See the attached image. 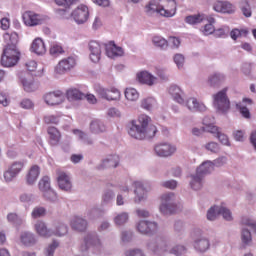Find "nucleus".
<instances>
[{"label":"nucleus","mask_w":256,"mask_h":256,"mask_svg":"<svg viewBox=\"0 0 256 256\" xmlns=\"http://www.w3.org/2000/svg\"><path fill=\"white\" fill-rule=\"evenodd\" d=\"M151 117L142 114L137 120H132L128 123V135L138 141L145 139H153L157 135V126L151 122Z\"/></svg>","instance_id":"nucleus-1"},{"label":"nucleus","mask_w":256,"mask_h":256,"mask_svg":"<svg viewBox=\"0 0 256 256\" xmlns=\"http://www.w3.org/2000/svg\"><path fill=\"white\" fill-rule=\"evenodd\" d=\"M145 13L148 17H153L156 13L160 17L169 19L175 17L177 13V1L175 0H150L145 6Z\"/></svg>","instance_id":"nucleus-2"},{"label":"nucleus","mask_w":256,"mask_h":256,"mask_svg":"<svg viewBox=\"0 0 256 256\" xmlns=\"http://www.w3.org/2000/svg\"><path fill=\"white\" fill-rule=\"evenodd\" d=\"M212 161L203 162L197 169L196 173L190 176V187L194 191H199L203 188V179H205V175H209V173H213L214 170Z\"/></svg>","instance_id":"nucleus-3"},{"label":"nucleus","mask_w":256,"mask_h":256,"mask_svg":"<svg viewBox=\"0 0 256 256\" xmlns=\"http://www.w3.org/2000/svg\"><path fill=\"white\" fill-rule=\"evenodd\" d=\"M213 121H215V118L206 116L203 119V131H206V133H212V135H214V137H216L222 145H226V147H231L229 137L226 134L222 133L219 127L213 125Z\"/></svg>","instance_id":"nucleus-4"},{"label":"nucleus","mask_w":256,"mask_h":256,"mask_svg":"<svg viewBox=\"0 0 256 256\" xmlns=\"http://www.w3.org/2000/svg\"><path fill=\"white\" fill-rule=\"evenodd\" d=\"M213 106L217 113L221 115H225L231 109V101L229 100V96H227V88L213 95Z\"/></svg>","instance_id":"nucleus-5"},{"label":"nucleus","mask_w":256,"mask_h":256,"mask_svg":"<svg viewBox=\"0 0 256 256\" xmlns=\"http://www.w3.org/2000/svg\"><path fill=\"white\" fill-rule=\"evenodd\" d=\"M160 212L163 215H173L177 211V204L175 203V193L169 192L161 196V204L159 206Z\"/></svg>","instance_id":"nucleus-6"},{"label":"nucleus","mask_w":256,"mask_h":256,"mask_svg":"<svg viewBox=\"0 0 256 256\" xmlns=\"http://www.w3.org/2000/svg\"><path fill=\"white\" fill-rule=\"evenodd\" d=\"M21 51L15 48H4L1 57V64L3 67H15L19 63Z\"/></svg>","instance_id":"nucleus-7"},{"label":"nucleus","mask_w":256,"mask_h":256,"mask_svg":"<svg viewBox=\"0 0 256 256\" xmlns=\"http://www.w3.org/2000/svg\"><path fill=\"white\" fill-rule=\"evenodd\" d=\"M91 247H101V239L97 232H88L84 238L82 243L80 244L79 251L80 253H89V249Z\"/></svg>","instance_id":"nucleus-8"},{"label":"nucleus","mask_w":256,"mask_h":256,"mask_svg":"<svg viewBox=\"0 0 256 256\" xmlns=\"http://www.w3.org/2000/svg\"><path fill=\"white\" fill-rule=\"evenodd\" d=\"M146 247L148 251L159 255L161 253H165V251L169 249V240L163 237H157L156 239L148 241Z\"/></svg>","instance_id":"nucleus-9"},{"label":"nucleus","mask_w":256,"mask_h":256,"mask_svg":"<svg viewBox=\"0 0 256 256\" xmlns=\"http://www.w3.org/2000/svg\"><path fill=\"white\" fill-rule=\"evenodd\" d=\"M23 167H25V161L19 160V161H14L8 169L4 172V180L6 183H11L13 179L23 171Z\"/></svg>","instance_id":"nucleus-10"},{"label":"nucleus","mask_w":256,"mask_h":256,"mask_svg":"<svg viewBox=\"0 0 256 256\" xmlns=\"http://www.w3.org/2000/svg\"><path fill=\"white\" fill-rule=\"evenodd\" d=\"M136 229L141 235H155L159 229V224L155 221L140 220L136 224Z\"/></svg>","instance_id":"nucleus-11"},{"label":"nucleus","mask_w":256,"mask_h":256,"mask_svg":"<svg viewBox=\"0 0 256 256\" xmlns=\"http://www.w3.org/2000/svg\"><path fill=\"white\" fill-rule=\"evenodd\" d=\"M154 151L158 157H162V158L172 157V155H175V153L177 152V146L171 143L164 142V143L157 144L154 147Z\"/></svg>","instance_id":"nucleus-12"},{"label":"nucleus","mask_w":256,"mask_h":256,"mask_svg":"<svg viewBox=\"0 0 256 256\" xmlns=\"http://www.w3.org/2000/svg\"><path fill=\"white\" fill-rule=\"evenodd\" d=\"M43 100L46 105H49L50 107H55V105H61V103L65 101V95L59 90L48 92L43 95Z\"/></svg>","instance_id":"nucleus-13"},{"label":"nucleus","mask_w":256,"mask_h":256,"mask_svg":"<svg viewBox=\"0 0 256 256\" xmlns=\"http://www.w3.org/2000/svg\"><path fill=\"white\" fill-rule=\"evenodd\" d=\"M71 16L73 17L75 23L78 25H83V23H87V20L89 19V8L81 4L72 11Z\"/></svg>","instance_id":"nucleus-14"},{"label":"nucleus","mask_w":256,"mask_h":256,"mask_svg":"<svg viewBox=\"0 0 256 256\" xmlns=\"http://www.w3.org/2000/svg\"><path fill=\"white\" fill-rule=\"evenodd\" d=\"M77 65V62L75 61V58L68 57L61 60L55 67V73L57 75H65V73H68V71H71Z\"/></svg>","instance_id":"nucleus-15"},{"label":"nucleus","mask_w":256,"mask_h":256,"mask_svg":"<svg viewBox=\"0 0 256 256\" xmlns=\"http://www.w3.org/2000/svg\"><path fill=\"white\" fill-rule=\"evenodd\" d=\"M20 81L24 87V91L27 93H33V91H37L39 89V86L35 84V80L29 72L21 73Z\"/></svg>","instance_id":"nucleus-16"},{"label":"nucleus","mask_w":256,"mask_h":256,"mask_svg":"<svg viewBox=\"0 0 256 256\" xmlns=\"http://www.w3.org/2000/svg\"><path fill=\"white\" fill-rule=\"evenodd\" d=\"M57 181L58 186L62 191H71L73 189V183L71 182V177L67 173L57 170Z\"/></svg>","instance_id":"nucleus-17"},{"label":"nucleus","mask_w":256,"mask_h":256,"mask_svg":"<svg viewBox=\"0 0 256 256\" xmlns=\"http://www.w3.org/2000/svg\"><path fill=\"white\" fill-rule=\"evenodd\" d=\"M34 229L39 237H43L44 239L53 237V229L49 228L47 223H45L43 220L36 221L34 224Z\"/></svg>","instance_id":"nucleus-18"},{"label":"nucleus","mask_w":256,"mask_h":256,"mask_svg":"<svg viewBox=\"0 0 256 256\" xmlns=\"http://www.w3.org/2000/svg\"><path fill=\"white\" fill-rule=\"evenodd\" d=\"M134 187V203H141V201H145L147 199V189L145 188V185H143V182L141 181H135L133 183Z\"/></svg>","instance_id":"nucleus-19"},{"label":"nucleus","mask_w":256,"mask_h":256,"mask_svg":"<svg viewBox=\"0 0 256 256\" xmlns=\"http://www.w3.org/2000/svg\"><path fill=\"white\" fill-rule=\"evenodd\" d=\"M90 51V60L92 63H99L101 61V44L99 42L92 40L88 44Z\"/></svg>","instance_id":"nucleus-20"},{"label":"nucleus","mask_w":256,"mask_h":256,"mask_svg":"<svg viewBox=\"0 0 256 256\" xmlns=\"http://www.w3.org/2000/svg\"><path fill=\"white\" fill-rule=\"evenodd\" d=\"M23 21L28 27H35L36 25H41V23H43V18H41L39 14L26 12L23 15Z\"/></svg>","instance_id":"nucleus-21"},{"label":"nucleus","mask_w":256,"mask_h":256,"mask_svg":"<svg viewBox=\"0 0 256 256\" xmlns=\"http://www.w3.org/2000/svg\"><path fill=\"white\" fill-rule=\"evenodd\" d=\"M213 9L216 13H235V7L233 4L227 1H217L213 4Z\"/></svg>","instance_id":"nucleus-22"},{"label":"nucleus","mask_w":256,"mask_h":256,"mask_svg":"<svg viewBox=\"0 0 256 256\" xmlns=\"http://www.w3.org/2000/svg\"><path fill=\"white\" fill-rule=\"evenodd\" d=\"M106 55L113 59L114 57H123V48L117 46L115 42L110 41L108 44L105 45Z\"/></svg>","instance_id":"nucleus-23"},{"label":"nucleus","mask_w":256,"mask_h":256,"mask_svg":"<svg viewBox=\"0 0 256 256\" xmlns=\"http://www.w3.org/2000/svg\"><path fill=\"white\" fill-rule=\"evenodd\" d=\"M137 79L142 85H148V87H153L157 83V77L153 76L147 71H142L137 74Z\"/></svg>","instance_id":"nucleus-24"},{"label":"nucleus","mask_w":256,"mask_h":256,"mask_svg":"<svg viewBox=\"0 0 256 256\" xmlns=\"http://www.w3.org/2000/svg\"><path fill=\"white\" fill-rule=\"evenodd\" d=\"M169 93L173 97L174 101L179 103L180 105H185V93L181 88L177 85H172L169 88Z\"/></svg>","instance_id":"nucleus-25"},{"label":"nucleus","mask_w":256,"mask_h":256,"mask_svg":"<svg viewBox=\"0 0 256 256\" xmlns=\"http://www.w3.org/2000/svg\"><path fill=\"white\" fill-rule=\"evenodd\" d=\"M184 105L189 109V111H207V106L203 103H199L197 98H188L187 101H184Z\"/></svg>","instance_id":"nucleus-26"},{"label":"nucleus","mask_w":256,"mask_h":256,"mask_svg":"<svg viewBox=\"0 0 256 256\" xmlns=\"http://www.w3.org/2000/svg\"><path fill=\"white\" fill-rule=\"evenodd\" d=\"M20 241L25 247H33L37 245V237L31 232H22L20 234Z\"/></svg>","instance_id":"nucleus-27"},{"label":"nucleus","mask_w":256,"mask_h":256,"mask_svg":"<svg viewBox=\"0 0 256 256\" xmlns=\"http://www.w3.org/2000/svg\"><path fill=\"white\" fill-rule=\"evenodd\" d=\"M54 3L58 7H62V9L57 10L58 13H67V11H70L72 5L79 3V0H54Z\"/></svg>","instance_id":"nucleus-28"},{"label":"nucleus","mask_w":256,"mask_h":256,"mask_svg":"<svg viewBox=\"0 0 256 256\" xmlns=\"http://www.w3.org/2000/svg\"><path fill=\"white\" fill-rule=\"evenodd\" d=\"M39 173V166H32L26 175L27 185H35L37 179L39 178Z\"/></svg>","instance_id":"nucleus-29"},{"label":"nucleus","mask_w":256,"mask_h":256,"mask_svg":"<svg viewBox=\"0 0 256 256\" xmlns=\"http://www.w3.org/2000/svg\"><path fill=\"white\" fill-rule=\"evenodd\" d=\"M33 53L36 55H45L47 53V48H45V42L41 38H36L31 46Z\"/></svg>","instance_id":"nucleus-30"},{"label":"nucleus","mask_w":256,"mask_h":256,"mask_svg":"<svg viewBox=\"0 0 256 256\" xmlns=\"http://www.w3.org/2000/svg\"><path fill=\"white\" fill-rule=\"evenodd\" d=\"M209 247H211V244L207 238H198L194 241V248L199 253H205V251H209Z\"/></svg>","instance_id":"nucleus-31"},{"label":"nucleus","mask_w":256,"mask_h":256,"mask_svg":"<svg viewBox=\"0 0 256 256\" xmlns=\"http://www.w3.org/2000/svg\"><path fill=\"white\" fill-rule=\"evenodd\" d=\"M90 131L91 133L99 134V133H105L107 131V126H105V123L99 119H94L90 123Z\"/></svg>","instance_id":"nucleus-32"},{"label":"nucleus","mask_w":256,"mask_h":256,"mask_svg":"<svg viewBox=\"0 0 256 256\" xmlns=\"http://www.w3.org/2000/svg\"><path fill=\"white\" fill-rule=\"evenodd\" d=\"M87 225V220L82 217H75L71 223L72 229L80 232L87 231Z\"/></svg>","instance_id":"nucleus-33"},{"label":"nucleus","mask_w":256,"mask_h":256,"mask_svg":"<svg viewBox=\"0 0 256 256\" xmlns=\"http://www.w3.org/2000/svg\"><path fill=\"white\" fill-rule=\"evenodd\" d=\"M119 166V157L117 156H109L104 159L100 165L101 169H111Z\"/></svg>","instance_id":"nucleus-34"},{"label":"nucleus","mask_w":256,"mask_h":256,"mask_svg":"<svg viewBox=\"0 0 256 256\" xmlns=\"http://www.w3.org/2000/svg\"><path fill=\"white\" fill-rule=\"evenodd\" d=\"M225 81V75L222 73H214L208 77V85L210 87H219Z\"/></svg>","instance_id":"nucleus-35"},{"label":"nucleus","mask_w":256,"mask_h":256,"mask_svg":"<svg viewBox=\"0 0 256 256\" xmlns=\"http://www.w3.org/2000/svg\"><path fill=\"white\" fill-rule=\"evenodd\" d=\"M69 231V228L67 225L61 222H56L54 224V229H52V237L55 235V237H63V235H67Z\"/></svg>","instance_id":"nucleus-36"},{"label":"nucleus","mask_w":256,"mask_h":256,"mask_svg":"<svg viewBox=\"0 0 256 256\" xmlns=\"http://www.w3.org/2000/svg\"><path fill=\"white\" fill-rule=\"evenodd\" d=\"M207 19L205 14H194L185 17V23L188 25H198V23H203Z\"/></svg>","instance_id":"nucleus-37"},{"label":"nucleus","mask_w":256,"mask_h":256,"mask_svg":"<svg viewBox=\"0 0 256 256\" xmlns=\"http://www.w3.org/2000/svg\"><path fill=\"white\" fill-rule=\"evenodd\" d=\"M48 135L50 137L51 145H58L59 141H61V133L55 127L48 128Z\"/></svg>","instance_id":"nucleus-38"},{"label":"nucleus","mask_w":256,"mask_h":256,"mask_svg":"<svg viewBox=\"0 0 256 256\" xmlns=\"http://www.w3.org/2000/svg\"><path fill=\"white\" fill-rule=\"evenodd\" d=\"M6 219L8 223H11L15 227H21V225H23V218L15 212L8 213Z\"/></svg>","instance_id":"nucleus-39"},{"label":"nucleus","mask_w":256,"mask_h":256,"mask_svg":"<svg viewBox=\"0 0 256 256\" xmlns=\"http://www.w3.org/2000/svg\"><path fill=\"white\" fill-rule=\"evenodd\" d=\"M129 221V213L122 212L118 213L114 218L113 222L116 225V227H123L126 223Z\"/></svg>","instance_id":"nucleus-40"},{"label":"nucleus","mask_w":256,"mask_h":256,"mask_svg":"<svg viewBox=\"0 0 256 256\" xmlns=\"http://www.w3.org/2000/svg\"><path fill=\"white\" fill-rule=\"evenodd\" d=\"M241 241L244 247H251L253 244V236L251 235V231L247 228H243L241 232Z\"/></svg>","instance_id":"nucleus-41"},{"label":"nucleus","mask_w":256,"mask_h":256,"mask_svg":"<svg viewBox=\"0 0 256 256\" xmlns=\"http://www.w3.org/2000/svg\"><path fill=\"white\" fill-rule=\"evenodd\" d=\"M6 37H9V42L6 44L4 49H19L17 43H19V35L17 32H12L10 35L6 34Z\"/></svg>","instance_id":"nucleus-42"},{"label":"nucleus","mask_w":256,"mask_h":256,"mask_svg":"<svg viewBox=\"0 0 256 256\" xmlns=\"http://www.w3.org/2000/svg\"><path fill=\"white\" fill-rule=\"evenodd\" d=\"M221 205H214L207 211L208 221H215L221 215Z\"/></svg>","instance_id":"nucleus-43"},{"label":"nucleus","mask_w":256,"mask_h":256,"mask_svg":"<svg viewBox=\"0 0 256 256\" xmlns=\"http://www.w3.org/2000/svg\"><path fill=\"white\" fill-rule=\"evenodd\" d=\"M66 95L70 101H81L85 97V94L81 93L78 89H70L66 92Z\"/></svg>","instance_id":"nucleus-44"},{"label":"nucleus","mask_w":256,"mask_h":256,"mask_svg":"<svg viewBox=\"0 0 256 256\" xmlns=\"http://www.w3.org/2000/svg\"><path fill=\"white\" fill-rule=\"evenodd\" d=\"M38 188L41 193H45V191H49L51 188V179L49 176H44L40 179L38 183Z\"/></svg>","instance_id":"nucleus-45"},{"label":"nucleus","mask_w":256,"mask_h":256,"mask_svg":"<svg viewBox=\"0 0 256 256\" xmlns=\"http://www.w3.org/2000/svg\"><path fill=\"white\" fill-rule=\"evenodd\" d=\"M42 195L46 201H49L50 203H57L59 201V197L57 196V192L53 190V188H50V190H46L45 192H42Z\"/></svg>","instance_id":"nucleus-46"},{"label":"nucleus","mask_w":256,"mask_h":256,"mask_svg":"<svg viewBox=\"0 0 256 256\" xmlns=\"http://www.w3.org/2000/svg\"><path fill=\"white\" fill-rule=\"evenodd\" d=\"M124 95L127 101L135 102L139 99V92L135 88H126Z\"/></svg>","instance_id":"nucleus-47"},{"label":"nucleus","mask_w":256,"mask_h":256,"mask_svg":"<svg viewBox=\"0 0 256 256\" xmlns=\"http://www.w3.org/2000/svg\"><path fill=\"white\" fill-rule=\"evenodd\" d=\"M152 43L155 45V47H160V49H167L168 47L167 40L161 36H154Z\"/></svg>","instance_id":"nucleus-48"},{"label":"nucleus","mask_w":256,"mask_h":256,"mask_svg":"<svg viewBox=\"0 0 256 256\" xmlns=\"http://www.w3.org/2000/svg\"><path fill=\"white\" fill-rule=\"evenodd\" d=\"M95 91L97 93V95H99V97H101V99H114V97L109 95V89H105L104 87L97 85L95 87Z\"/></svg>","instance_id":"nucleus-49"},{"label":"nucleus","mask_w":256,"mask_h":256,"mask_svg":"<svg viewBox=\"0 0 256 256\" xmlns=\"http://www.w3.org/2000/svg\"><path fill=\"white\" fill-rule=\"evenodd\" d=\"M170 253L171 255H175V256L185 255V253H187V247L179 244L175 245L170 249Z\"/></svg>","instance_id":"nucleus-50"},{"label":"nucleus","mask_w":256,"mask_h":256,"mask_svg":"<svg viewBox=\"0 0 256 256\" xmlns=\"http://www.w3.org/2000/svg\"><path fill=\"white\" fill-rule=\"evenodd\" d=\"M240 9L244 15V17H251V5H249V1L247 0H242L240 2Z\"/></svg>","instance_id":"nucleus-51"},{"label":"nucleus","mask_w":256,"mask_h":256,"mask_svg":"<svg viewBox=\"0 0 256 256\" xmlns=\"http://www.w3.org/2000/svg\"><path fill=\"white\" fill-rule=\"evenodd\" d=\"M115 199V192L113 190H108L102 195V205H109Z\"/></svg>","instance_id":"nucleus-52"},{"label":"nucleus","mask_w":256,"mask_h":256,"mask_svg":"<svg viewBox=\"0 0 256 256\" xmlns=\"http://www.w3.org/2000/svg\"><path fill=\"white\" fill-rule=\"evenodd\" d=\"M204 149L210 153H219V151H221V146H219V143L211 141L204 145Z\"/></svg>","instance_id":"nucleus-53"},{"label":"nucleus","mask_w":256,"mask_h":256,"mask_svg":"<svg viewBox=\"0 0 256 256\" xmlns=\"http://www.w3.org/2000/svg\"><path fill=\"white\" fill-rule=\"evenodd\" d=\"M105 215V212L99 208H92L88 212L89 219H101Z\"/></svg>","instance_id":"nucleus-54"},{"label":"nucleus","mask_w":256,"mask_h":256,"mask_svg":"<svg viewBox=\"0 0 256 256\" xmlns=\"http://www.w3.org/2000/svg\"><path fill=\"white\" fill-rule=\"evenodd\" d=\"M219 211H220V215H222L225 221H233V214H231V210H229L227 207L220 205Z\"/></svg>","instance_id":"nucleus-55"},{"label":"nucleus","mask_w":256,"mask_h":256,"mask_svg":"<svg viewBox=\"0 0 256 256\" xmlns=\"http://www.w3.org/2000/svg\"><path fill=\"white\" fill-rule=\"evenodd\" d=\"M47 213V210L43 207H35L32 210V218L33 219H39L40 217H45V214Z\"/></svg>","instance_id":"nucleus-56"},{"label":"nucleus","mask_w":256,"mask_h":256,"mask_svg":"<svg viewBox=\"0 0 256 256\" xmlns=\"http://www.w3.org/2000/svg\"><path fill=\"white\" fill-rule=\"evenodd\" d=\"M237 109L240 111V115L245 119H251V112H249V108L244 106L241 103L236 104Z\"/></svg>","instance_id":"nucleus-57"},{"label":"nucleus","mask_w":256,"mask_h":256,"mask_svg":"<svg viewBox=\"0 0 256 256\" xmlns=\"http://www.w3.org/2000/svg\"><path fill=\"white\" fill-rule=\"evenodd\" d=\"M173 59L178 69H183V66L185 65V56L183 54L178 53L174 55Z\"/></svg>","instance_id":"nucleus-58"},{"label":"nucleus","mask_w":256,"mask_h":256,"mask_svg":"<svg viewBox=\"0 0 256 256\" xmlns=\"http://www.w3.org/2000/svg\"><path fill=\"white\" fill-rule=\"evenodd\" d=\"M160 185L165 189L175 190L177 189L178 182L177 180H166V181H162Z\"/></svg>","instance_id":"nucleus-59"},{"label":"nucleus","mask_w":256,"mask_h":256,"mask_svg":"<svg viewBox=\"0 0 256 256\" xmlns=\"http://www.w3.org/2000/svg\"><path fill=\"white\" fill-rule=\"evenodd\" d=\"M57 247H59V242L57 241H53L47 248L45 251V255L46 256H53L55 255V250L57 249Z\"/></svg>","instance_id":"nucleus-60"},{"label":"nucleus","mask_w":256,"mask_h":256,"mask_svg":"<svg viewBox=\"0 0 256 256\" xmlns=\"http://www.w3.org/2000/svg\"><path fill=\"white\" fill-rule=\"evenodd\" d=\"M20 203H32L33 194L32 193H22L19 195Z\"/></svg>","instance_id":"nucleus-61"},{"label":"nucleus","mask_w":256,"mask_h":256,"mask_svg":"<svg viewBox=\"0 0 256 256\" xmlns=\"http://www.w3.org/2000/svg\"><path fill=\"white\" fill-rule=\"evenodd\" d=\"M124 255L125 256H145V253L143 252V250L136 248V249L126 250Z\"/></svg>","instance_id":"nucleus-62"},{"label":"nucleus","mask_w":256,"mask_h":256,"mask_svg":"<svg viewBox=\"0 0 256 256\" xmlns=\"http://www.w3.org/2000/svg\"><path fill=\"white\" fill-rule=\"evenodd\" d=\"M213 167H223V165H227V157L220 156L212 161Z\"/></svg>","instance_id":"nucleus-63"},{"label":"nucleus","mask_w":256,"mask_h":256,"mask_svg":"<svg viewBox=\"0 0 256 256\" xmlns=\"http://www.w3.org/2000/svg\"><path fill=\"white\" fill-rule=\"evenodd\" d=\"M61 53H63V47L54 44L51 46L50 48V55H53V57H57L59 55H61Z\"/></svg>","instance_id":"nucleus-64"}]
</instances>
